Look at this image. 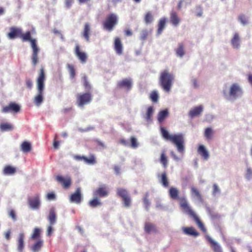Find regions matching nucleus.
<instances>
[{"instance_id":"obj_60","label":"nucleus","mask_w":252,"mask_h":252,"mask_svg":"<svg viewBox=\"0 0 252 252\" xmlns=\"http://www.w3.org/2000/svg\"><path fill=\"white\" fill-rule=\"evenodd\" d=\"M57 139V136L56 135L55 138L53 142V146L55 149H58L59 147V142L57 140H56Z\"/></svg>"},{"instance_id":"obj_4","label":"nucleus","mask_w":252,"mask_h":252,"mask_svg":"<svg viewBox=\"0 0 252 252\" xmlns=\"http://www.w3.org/2000/svg\"><path fill=\"white\" fill-rule=\"evenodd\" d=\"M45 79V75L44 68L41 67L40 69L39 76L37 79V94L34 97V102L38 106H40L43 101L44 81Z\"/></svg>"},{"instance_id":"obj_54","label":"nucleus","mask_w":252,"mask_h":252,"mask_svg":"<svg viewBox=\"0 0 252 252\" xmlns=\"http://www.w3.org/2000/svg\"><path fill=\"white\" fill-rule=\"evenodd\" d=\"M26 84L27 87L29 89H31L32 87L33 84L32 81L31 79H27L26 80Z\"/></svg>"},{"instance_id":"obj_53","label":"nucleus","mask_w":252,"mask_h":252,"mask_svg":"<svg viewBox=\"0 0 252 252\" xmlns=\"http://www.w3.org/2000/svg\"><path fill=\"white\" fill-rule=\"evenodd\" d=\"M9 216L13 220H16V215L14 210H10L9 212Z\"/></svg>"},{"instance_id":"obj_33","label":"nucleus","mask_w":252,"mask_h":252,"mask_svg":"<svg viewBox=\"0 0 252 252\" xmlns=\"http://www.w3.org/2000/svg\"><path fill=\"white\" fill-rule=\"evenodd\" d=\"M25 238L24 234L21 233L19 234L18 240V250L22 252L24 248V240Z\"/></svg>"},{"instance_id":"obj_49","label":"nucleus","mask_w":252,"mask_h":252,"mask_svg":"<svg viewBox=\"0 0 252 252\" xmlns=\"http://www.w3.org/2000/svg\"><path fill=\"white\" fill-rule=\"evenodd\" d=\"M83 85H84L85 88L88 90H90L91 88V86L89 82L88 81L87 76H84L83 77Z\"/></svg>"},{"instance_id":"obj_6","label":"nucleus","mask_w":252,"mask_h":252,"mask_svg":"<svg viewBox=\"0 0 252 252\" xmlns=\"http://www.w3.org/2000/svg\"><path fill=\"white\" fill-rule=\"evenodd\" d=\"M173 80V75L169 73L168 70H164L161 72L159 81L161 87L165 91L168 92L170 91Z\"/></svg>"},{"instance_id":"obj_37","label":"nucleus","mask_w":252,"mask_h":252,"mask_svg":"<svg viewBox=\"0 0 252 252\" xmlns=\"http://www.w3.org/2000/svg\"><path fill=\"white\" fill-rule=\"evenodd\" d=\"M101 204L102 203L100 200L96 196L90 200L89 202V206L92 208H94L98 206H100Z\"/></svg>"},{"instance_id":"obj_52","label":"nucleus","mask_w":252,"mask_h":252,"mask_svg":"<svg viewBox=\"0 0 252 252\" xmlns=\"http://www.w3.org/2000/svg\"><path fill=\"white\" fill-rule=\"evenodd\" d=\"M191 82L193 88L198 89L199 88V85L196 79L192 78L191 80Z\"/></svg>"},{"instance_id":"obj_58","label":"nucleus","mask_w":252,"mask_h":252,"mask_svg":"<svg viewBox=\"0 0 252 252\" xmlns=\"http://www.w3.org/2000/svg\"><path fill=\"white\" fill-rule=\"evenodd\" d=\"M171 155L172 156V157L173 158V159L177 161H178L179 160H181V158H179L175 153L173 151H171Z\"/></svg>"},{"instance_id":"obj_51","label":"nucleus","mask_w":252,"mask_h":252,"mask_svg":"<svg viewBox=\"0 0 252 252\" xmlns=\"http://www.w3.org/2000/svg\"><path fill=\"white\" fill-rule=\"evenodd\" d=\"M220 192V189L217 184H215L213 185V195L215 196L217 193H219Z\"/></svg>"},{"instance_id":"obj_9","label":"nucleus","mask_w":252,"mask_h":252,"mask_svg":"<svg viewBox=\"0 0 252 252\" xmlns=\"http://www.w3.org/2000/svg\"><path fill=\"white\" fill-rule=\"evenodd\" d=\"M118 18L116 14L111 13L106 18L103 23L104 28L109 31L113 29L114 27L117 24Z\"/></svg>"},{"instance_id":"obj_36","label":"nucleus","mask_w":252,"mask_h":252,"mask_svg":"<svg viewBox=\"0 0 252 252\" xmlns=\"http://www.w3.org/2000/svg\"><path fill=\"white\" fill-rule=\"evenodd\" d=\"M191 196L194 197L196 198L197 199H198L199 201H202V196L199 192V191L198 190V189L195 188V187H191Z\"/></svg>"},{"instance_id":"obj_1","label":"nucleus","mask_w":252,"mask_h":252,"mask_svg":"<svg viewBox=\"0 0 252 252\" xmlns=\"http://www.w3.org/2000/svg\"><path fill=\"white\" fill-rule=\"evenodd\" d=\"M7 36L10 39L19 37L23 42L30 41L32 49V63L35 66L38 61V53L39 49L36 44V40L32 38L31 32L27 31L26 33H23L21 29L12 27L10 28V32L8 33Z\"/></svg>"},{"instance_id":"obj_44","label":"nucleus","mask_w":252,"mask_h":252,"mask_svg":"<svg viewBox=\"0 0 252 252\" xmlns=\"http://www.w3.org/2000/svg\"><path fill=\"white\" fill-rule=\"evenodd\" d=\"M238 20L243 26H246L249 24L248 18L244 15H240L238 17Z\"/></svg>"},{"instance_id":"obj_24","label":"nucleus","mask_w":252,"mask_h":252,"mask_svg":"<svg viewBox=\"0 0 252 252\" xmlns=\"http://www.w3.org/2000/svg\"><path fill=\"white\" fill-rule=\"evenodd\" d=\"M47 219L51 225L55 223L57 219V216L54 208H52L50 210Z\"/></svg>"},{"instance_id":"obj_48","label":"nucleus","mask_w":252,"mask_h":252,"mask_svg":"<svg viewBox=\"0 0 252 252\" xmlns=\"http://www.w3.org/2000/svg\"><path fill=\"white\" fill-rule=\"evenodd\" d=\"M40 230L38 228H35L34 229L33 233L31 236L32 239L35 240L36 239L38 238L40 236Z\"/></svg>"},{"instance_id":"obj_63","label":"nucleus","mask_w":252,"mask_h":252,"mask_svg":"<svg viewBox=\"0 0 252 252\" xmlns=\"http://www.w3.org/2000/svg\"><path fill=\"white\" fill-rule=\"evenodd\" d=\"M11 231L10 230H8L5 234V237L7 240H9L10 237Z\"/></svg>"},{"instance_id":"obj_50","label":"nucleus","mask_w":252,"mask_h":252,"mask_svg":"<svg viewBox=\"0 0 252 252\" xmlns=\"http://www.w3.org/2000/svg\"><path fill=\"white\" fill-rule=\"evenodd\" d=\"M245 177L248 180H252V170L250 167H247Z\"/></svg>"},{"instance_id":"obj_16","label":"nucleus","mask_w":252,"mask_h":252,"mask_svg":"<svg viewBox=\"0 0 252 252\" xmlns=\"http://www.w3.org/2000/svg\"><path fill=\"white\" fill-rule=\"evenodd\" d=\"M74 53L82 63H84L87 62V56L86 54L80 50V46L78 44L76 45L75 47Z\"/></svg>"},{"instance_id":"obj_59","label":"nucleus","mask_w":252,"mask_h":252,"mask_svg":"<svg viewBox=\"0 0 252 252\" xmlns=\"http://www.w3.org/2000/svg\"><path fill=\"white\" fill-rule=\"evenodd\" d=\"M73 2V0H65V5L67 8H70Z\"/></svg>"},{"instance_id":"obj_56","label":"nucleus","mask_w":252,"mask_h":252,"mask_svg":"<svg viewBox=\"0 0 252 252\" xmlns=\"http://www.w3.org/2000/svg\"><path fill=\"white\" fill-rule=\"evenodd\" d=\"M214 119V116L212 114H208L206 116V121L210 123Z\"/></svg>"},{"instance_id":"obj_35","label":"nucleus","mask_w":252,"mask_h":252,"mask_svg":"<svg viewBox=\"0 0 252 252\" xmlns=\"http://www.w3.org/2000/svg\"><path fill=\"white\" fill-rule=\"evenodd\" d=\"M16 171V168L10 165H6L3 170V173L4 175H13Z\"/></svg>"},{"instance_id":"obj_45","label":"nucleus","mask_w":252,"mask_h":252,"mask_svg":"<svg viewBox=\"0 0 252 252\" xmlns=\"http://www.w3.org/2000/svg\"><path fill=\"white\" fill-rule=\"evenodd\" d=\"M154 20L153 15L150 12H148L145 17V22L146 24H151Z\"/></svg>"},{"instance_id":"obj_61","label":"nucleus","mask_w":252,"mask_h":252,"mask_svg":"<svg viewBox=\"0 0 252 252\" xmlns=\"http://www.w3.org/2000/svg\"><path fill=\"white\" fill-rule=\"evenodd\" d=\"M114 170L117 175H119L120 173V167L118 165H115L114 166Z\"/></svg>"},{"instance_id":"obj_10","label":"nucleus","mask_w":252,"mask_h":252,"mask_svg":"<svg viewBox=\"0 0 252 252\" xmlns=\"http://www.w3.org/2000/svg\"><path fill=\"white\" fill-rule=\"evenodd\" d=\"M20 109L21 107L19 104L15 102H10L8 105L2 108L1 112L3 113L9 112L17 113L20 111Z\"/></svg>"},{"instance_id":"obj_27","label":"nucleus","mask_w":252,"mask_h":252,"mask_svg":"<svg viewBox=\"0 0 252 252\" xmlns=\"http://www.w3.org/2000/svg\"><path fill=\"white\" fill-rule=\"evenodd\" d=\"M170 21L175 26H178L180 23V19L178 16L177 13L174 11H172L170 13Z\"/></svg>"},{"instance_id":"obj_26","label":"nucleus","mask_w":252,"mask_h":252,"mask_svg":"<svg viewBox=\"0 0 252 252\" xmlns=\"http://www.w3.org/2000/svg\"><path fill=\"white\" fill-rule=\"evenodd\" d=\"M114 48H115V50H116V53L118 54L121 55L122 54V52H123L122 44L120 39L118 37L116 38L115 39Z\"/></svg>"},{"instance_id":"obj_22","label":"nucleus","mask_w":252,"mask_h":252,"mask_svg":"<svg viewBox=\"0 0 252 252\" xmlns=\"http://www.w3.org/2000/svg\"><path fill=\"white\" fill-rule=\"evenodd\" d=\"M120 143L125 146H129L133 148L137 147L138 146L137 140L134 137L130 138V143L124 139L120 140Z\"/></svg>"},{"instance_id":"obj_14","label":"nucleus","mask_w":252,"mask_h":252,"mask_svg":"<svg viewBox=\"0 0 252 252\" xmlns=\"http://www.w3.org/2000/svg\"><path fill=\"white\" fill-rule=\"evenodd\" d=\"M82 200L81 190L80 188L76 189L75 192L71 194L69 197V201L72 203L80 204Z\"/></svg>"},{"instance_id":"obj_29","label":"nucleus","mask_w":252,"mask_h":252,"mask_svg":"<svg viewBox=\"0 0 252 252\" xmlns=\"http://www.w3.org/2000/svg\"><path fill=\"white\" fill-rule=\"evenodd\" d=\"M176 54L177 57L182 58L185 54L184 45L182 43L178 44V47L175 49Z\"/></svg>"},{"instance_id":"obj_38","label":"nucleus","mask_w":252,"mask_h":252,"mask_svg":"<svg viewBox=\"0 0 252 252\" xmlns=\"http://www.w3.org/2000/svg\"><path fill=\"white\" fill-rule=\"evenodd\" d=\"M149 98L152 102L155 103L157 102L159 98L158 92L157 91H152L150 94Z\"/></svg>"},{"instance_id":"obj_11","label":"nucleus","mask_w":252,"mask_h":252,"mask_svg":"<svg viewBox=\"0 0 252 252\" xmlns=\"http://www.w3.org/2000/svg\"><path fill=\"white\" fill-rule=\"evenodd\" d=\"M56 180L62 185L64 189H68L71 186L72 180L69 176H67L64 177L58 175L56 177Z\"/></svg>"},{"instance_id":"obj_55","label":"nucleus","mask_w":252,"mask_h":252,"mask_svg":"<svg viewBox=\"0 0 252 252\" xmlns=\"http://www.w3.org/2000/svg\"><path fill=\"white\" fill-rule=\"evenodd\" d=\"M56 198V196H55V194L53 193V192H51V193H48L47 194V198L48 199V200H54Z\"/></svg>"},{"instance_id":"obj_17","label":"nucleus","mask_w":252,"mask_h":252,"mask_svg":"<svg viewBox=\"0 0 252 252\" xmlns=\"http://www.w3.org/2000/svg\"><path fill=\"white\" fill-rule=\"evenodd\" d=\"M93 194L94 196L103 197L108 194V191L105 185H102L99 187L97 189L94 191Z\"/></svg>"},{"instance_id":"obj_3","label":"nucleus","mask_w":252,"mask_h":252,"mask_svg":"<svg viewBox=\"0 0 252 252\" xmlns=\"http://www.w3.org/2000/svg\"><path fill=\"white\" fill-rule=\"evenodd\" d=\"M222 94L227 101L234 102L242 97L243 91L239 84L233 83L229 87H225L223 90Z\"/></svg>"},{"instance_id":"obj_43","label":"nucleus","mask_w":252,"mask_h":252,"mask_svg":"<svg viewBox=\"0 0 252 252\" xmlns=\"http://www.w3.org/2000/svg\"><path fill=\"white\" fill-rule=\"evenodd\" d=\"M213 134V130L212 127H209L205 129L204 136L207 139H211Z\"/></svg>"},{"instance_id":"obj_39","label":"nucleus","mask_w":252,"mask_h":252,"mask_svg":"<svg viewBox=\"0 0 252 252\" xmlns=\"http://www.w3.org/2000/svg\"><path fill=\"white\" fill-rule=\"evenodd\" d=\"M169 193L170 197L172 199H175L178 198L179 191L176 188L173 187L169 189Z\"/></svg>"},{"instance_id":"obj_8","label":"nucleus","mask_w":252,"mask_h":252,"mask_svg":"<svg viewBox=\"0 0 252 252\" xmlns=\"http://www.w3.org/2000/svg\"><path fill=\"white\" fill-rule=\"evenodd\" d=\"M117 193L122 200L125 207H129L131 205V199L127 191L122 188L117 189Z\"/></svg>"},{"instance_id":"obj_40","label":"nucleus","mask_w":252,"mask_h":252,"mask_svg":"<svg viewBox=\"0 0 252 252\" xmlns=\"http://www.w3.org/2000/svg\"><path fill=\"white\" fill-rule=\"evenodd\" d=\"M13 128V126L10 124L3 123L0 125V129L2 131H10Z\"/></svg>"},{"instance_id":"obj_47","label":"nucleus","mask_w":252,"mask_h":252,"mask_svg":"<svg viewBox=\"0 0 252 252\" xmlns=\"http://www.w3.org/2000/svg\"><path fill=\"white\" fill-rule=\"evenodd\" d=\"M160 161L163 167L166 168L168 165V160L164 152L162 153L161 154Z\"/></svg>"},{"instance_id":"obj_25","label":"nucleus","mask_w":252,"mask_h":252,"mask_svg":"<svg viewBox=\"0 0 252 252\" xmlns=\"http://www.w3.org/2000/svg\"><path fill=\"white\" fill-rule=\"evenodd\" d=\"M169 115V112L167 109L159 111L157 116V119L159 123H162L166 118Z\"/></svg>"},{"instance_id":"obj_31","label":"nucleus","mask_w":252,"mask_h":252,"mask_svg":"<svg viewBox=\"0 0 252 252\" xmlns=\"http://www.w3.org/2000/svg\"><path fill=\"white\" fill-rule=\"evenodd\" d=\"M43 244V241L40 239H38L31 247V250L33 252H38Z\"/></svg>"},{"instance_id":"obj_20","label":"nucleus","mask_w":252,"mask_h":252,"mask_svg":"<svg viewBox=\"0 0 252 252\" xmlns=\"http://www.w3.org/2000/svg\"><path fill=\"white\" fill-rule=\"evenodd\" d=\"M28 203L31 208L37 209L40 206V200L38 195H36L33 198H29Z\"/></svg>"},{"instance_id":"obj_12","label":"nucleus","mask_w":252,"mask_h":252,"mask_svg":"<svg viewBox=\"0 0 252 252\" xmlns=\"http://www.w3.org/2000/svg\"><path fill=\"white\" fill-rule=\"evenodd\" d=\"M73 158L76 160H83L88 164L93 165L96 163V158L94 154H90L89 158L80 155H74Z\"/></svg>"},{"instance_id":"obj_13","label":"nucleus","mask_w":252,"mask_h":252,"mask_svg":"<svg viewBox=\"0 0 252 252\" xmlns=\"http://www.w3.org/2000/svg\"><path fill=\"white\" fill-rule=\"evenodd\" d=\"M132 81L131 79H124L117 82V87L119 89H124L129 91L132 87Z\"/></svg>"},{"instance_id":"obj_57","label":"nucleus","mask_w":252,"mask_h":252,"mask_svg":"<svg viewBox=\"0 0 252 252\" xmlns=\"http://www.w3.org/2000/svg\"><path fill=\"white\" fill-rule=\"evenodd\" d=\"M144 203L145 205V208L148 210V207L150 206V203L147 198V196L145 197L144 200Z\"/></svg>"},{"instance_id":"obj_7","label":"nucleus","mask_w":252,"mask_h":252,"mask_svg":"<svg viewBox=\"0 0 252 252\" xmlns=\"http://www.w3.org/2000/svg\"><path fill=\"white\" fill-rule=\"evenodd\" d=\"M77 104L78 106L83 107L85 105L90 103L92 100L90 93L79 94L77 95Z\"/></svg>"},{"instance_id":"obj_19","label":"nucleus","mask_w":252,"mask_h":252,"mask_svg":"<svg viewBox=\"0 0 252 252\" xmlns=\"http://www.w3.org/2000/svg\"><path fill=\"white\" fill-rule=\"evenodd\" d=\"M231 45L233 48L235 49H239L241 47V39L239 34L237 32H235L233 37L231 38Z\"/></svg>"},{"instance_id":"obj_34","label":"nucleus","mask_w":252,"mask_h":252,"mask_svg":"<svg viewBox=\"0 0 252 252\" xmlns=\"http://www.w3.org/2000/svg\"><path fill=\"white\" fill-rule=\"evenodd\" d=\"M144 229L148 233H153L157 231L155 225L151 223H146Z\"/></svg>"},{"instance_id":"obj_32","label":"nucleus","mask_w":252,"mask_h":252,"mask_svg":"<svg viewBox=\"0 0 252 252\" xmlns=\"http://www.w3.org/2000/svg\"><path fill=\"white\" fill-rule=\"evenodd\" d=\"M183 230L184 233L187 235L194 236L195 237L199 235V233L192 227H184L183 228Z\"/></svg>"},{"instance_id":"obj_42","label":"nucleus","mask_w":252,"mask_h":252,"mask_svg":"<svg viewBox=\"0 0 252 252\" xmlns=\"http://www.w3.org/2000/svg\"><path fill=\"white\" fill-rule=\"evenodd\" d=\"M159 182L163 187H167L168 186V181L165 172H163L161 174Z\"/></svg>"},{"instance_id":"obj_18","label":"nucleus","mask_w":252,"mask_h":252,"mask_svg":"<svg viewBox=\"0 0 252 252\" xmlns=\"http://www.w3.org/2000/svg\"><path fill=\"white\" fill-rule=\"evenodd\" d=\"M203 109L204 107L202 105L194 107L190 110L189 115L191 118L197 117L202 113Z\"/></svg>"},{"instance_id":"obj_21","label":"nucleus","mask_w":252,"mask_h":252,"mask_svg":"<svg viewBox=\"0 0 252 252\" xmlns=\"http://www.w3.org/2000/svg\"><path fill=\"white\" fill-rule=\"evenodd\" d=\"M82 35L87 42L90 41V35H91V26L89 23H85Z\"/></svg>"},{"instance_id":"obj_30","label":"nucleus","mask_w":252,"mask_h":252,"mask_svg":"<svg viewBox=\"0 0 252 252\" xmlns=\"http://www.w3.org/2000/svg\"><path fill=\"white\" fill-rule=\"evenodd\" d=\"M166 22V18L164 17L162 18L159 20L158 24V29L157 31V34L158 35L162 33L163 29L165 28Z\"/></svg>"},{"instance_id":"obj_28","label":"nucleus","mask_w":252,"mask_h":252,"mask_svg":"<svg viewBox=\"0 0 252 252\" xmlns=\"http://www.w3.org/2000/svg\"><path fill=\"white\" fill-rule=\"evenodd\" d=\"M21 150L23 153H29L32 149V145L30 142L28 141H24L20 146Z\"/></svg>"},{"instance_id":"obj_64","label":"nucleus","mask_w":252,"mask_h":252,"mask_svg":"<svg viewBox=\"0 0 252 252\" xmlns=\"http://www.w3.org/2000/svg\"><path fill=\"white\" fill-rule=\"evenodd\" d=\"M125 33L126 36H131L132 35V32L129 30H125Z\"/></svg>"},{"instance_id":"obj_15","label":"nucleus","mask_w":252,"mask_h":252,"mask_svg":"<svg viewBox=\"0 0 252 252\" xmlns=\"http://www.w3.org/2000/svg\"><path fill=\"white\" fill-rule=\"evenodd\" d=\"M206 239L210 243L211 247L214 252H222L220 244L209 235L206 236Z\"/></svg>"},{"instance_id":"obj_2","label":"nucleus","mask_w":252,"mask_h":252,"mask_svg":"<svg viewBox=\"0 0 252 252\" xmlns=\"http://www.w3.org/2000/svg\"><path fill=\"white\" fill-rule=\"evenodd\" d=\"M160 132L162 137L167 141L173 143L178 152L184 154L185 152V138L182 133L171 134L163 127H160Z\"/></svg>"},{"instance_id":"obj_23","label":"nucleus","mask_w":252,"mask_h":252,"mask_svg":"<svg viewBox=\"0 0 252 252\" xmlns=\"http://www.w3.org/2000/svg\"><path fill=\"white\" fill-rule=\"evenodd\" d=\"M197 152L204 158L205 160H207L209 158V152L206 150L204 145H200L198 148Z\"/></svg>"},{"instance_id":"obj_41","label":"nucleus","mask_w":252,"mask_h":252,"mask_svg":"<svg viewBox=\"0 0 252 252\" xmlns=\"http://www.w3.org/2000/svg\"><path fill=\"white\" fill-rule=\"evenodd\" d=\"M154 108L152 106H150L147 109L146 113V119L147 122H151L152 121V116L154 113Z\"/></svg>"},{"instance_id":"obj_62","label":"nucleus","mask_w":252,"mask_h":252,"mask_svg":"<svg viewBox=\"0 0 252 252\" xmlns=\"http://www.w3.org/2000/svg\"><path fill=\"white\" fill-rule=\"evenodd\" d=\"M52 230H53L52 227V226L50 225V226H49L48 227L47 235L48 236H50V235L52 234Z\"/></svg>"},{"instance_id":"obj_5","label":"nucleus","mask_w":252,"mask_h":252,"mask_svg":"<svg viewBox=\"0 0 252 252\" xmlns=\"http://www.w3.org/2000/svg\"><path fill=\"white\" fill-rule=\"evenodd\" d=\"M180 206L184 211L189 215L192 217L198 227L204 232L206 231V229L203 223L200 220L196 214L192 210L189 206L187 200L185 198H182L180 200Z\"/></svg>"},{"instance_id":"obj_46","label":"nucleus","mask_w":252,"mask_h":252,"mask_svg":"<svg viewBox=\"0 0 252 252\" xmlns=\"http://www.w3.org/2000/svg\"><path fill=\"white\" fill-rule=\"evenodd\" d=\"M67 67L68 69L70 78H74L76 74H75V70L74 67V66L72 64H67Z\"/></svg>"}]
</instances>
